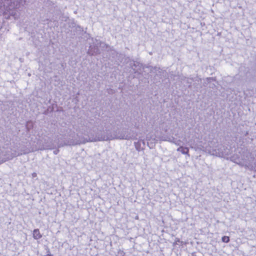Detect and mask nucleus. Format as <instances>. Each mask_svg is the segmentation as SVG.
<instances>
[{"instance_id":"1","label":"nucleus","mask_w":256,"mask_h":256,"mask_svg":"<svg viewBox=\"0 0 256 256\" xmlns=\"http://www.w3.org/2000/svg\"><path fill=\"white\" fill-rule=\"evenodd\" d=\"M212 144L210 142L208 146H190V148L197 151L198 150H202L207 152L212 155H215L219 157H224L230 154V150L225 146L222 145H217L214 147L212 148L211 144Z\"/></svg>"},{"instance_id":"2","label":"nucleus","mask_w":256,"mask_h":256,"mask_svg":"<svg viewBox=\"0 0 256 256\" xmlns=\"http://www.w3.org/2000/svg\"><path fill=\"white\" fill-rule=\"evenodd\" d=\"M132 138L130 134L127 131L121 130L115 132L113 134H98L95 136L90 137V142L110 140L114 139L130 140Z\"/></svg>"},{"instance_id":"3","label":"nucleus","mask_w":256,"mask_h":256,"mask_svg":"<svg viewBox=\"0 0 256 256\" xmlns=\"http://www.w3.org/2000/svg\"><path fill=\"white\" fill-rule=\"evenodd\" d=\"M251 159L249 152H244L243 155H240V157L236 155L231 158L232 161L245 167H248L251 164Z\"/></svg>"},{"instance_id":"4","label":"nucleus","mask_w":256,"mask_h":256,"mask_svg":"<svg viewBox=\"0 0 256 256\" xmlns=\"http://www.w3.org/2000/svg\"><path fill=\"white\" fill-rule=\"evenodd\" d=\"M92 44H90L88 53L89 54L94 55L99 53V47H104L106 44L100 40L92 38Z\"/></svg>"},{"instance_id":"5","label":"nucleus","mask_w":256,"mask_h":256,"mask_svg":"<svg viewBox=\"0 0 256 256\" xmlns=\"http://www.w3.org/2000/svg\"><path fill=\"white\" fill-rule=\"evenodd\" d=\"M83 126H82L80 130L84 134H88L92 132H94L95 126L96 125L94 124L92 122H89L88 120H84L83 122Z\"/></svg>"},{"instance_id":"6","label":"nucleus","mask_w":256,"mask_h":256,"mask_svg":"<svg viewBox=\"0 0 256 256\" xmlns=\"http://www.w3.org/2000/svg\"><path fill=\"white\" fill-rule=\"evenodd\" d=\"M134 73L138 72L142 68V64L137 61H130V63Z\"/></svg>"},{"instance_id":"7","label":"nucleus","mask_w":256,"mask_h":256,"mask_svg":"<svg viewBox=\"0 0 256 256\" xmlns=\"http://www.w3.org/2000/svg\"><path fill=\"white\" fill-rule=\"evenodd\" d=\"M177 151L180 152L182 154H186L187 156L190 157L189 154V148L188 147L180 146L177 148Z\"/></svg>"},{"instance_id":"8","label":"nucleus","mask_w":256,"mask_h":256,"mask_svg":"<svg viewBox=\"0 0 256 256\" xmlns=\"http://www.w3.org/2000/svg\"><path fill=\"white\" fill-rule=\"evenodd\" d=\"M86 142V140H68L67 142L65 143L64 145L66 146H74L76 144H79L82 143H85Z\"/></svg>"},{"instance_id":"9","label":"nucleus","mask_w":256,"mask_h":256,"mask_svg":"<svg viewBox=\"0 0 256 256\" xmlns=\"http://www.w3.org/2000/svg\"><path fill=\"white\" fill-rule=\"evenodd\" d=\"M42 237L38 229H35L33 232V238L35 240H38Z\"/></svg>"},{"instance_id":"10","label":"nucleus","mask_w":256,"mask_h":256,"mask_svg":"<svg viewBox=\"0 0 256 256\" xmlns=\"http://www.w3.org/2000/svg\"><path fill=\"white\" fill-rule=\"evenodd\" d=\"M30 152V150H24L22 152H18V154H16V153L14 154L12 156V158L15 157V156H20V155H22V154H26L29 153Z\"/></svg>"},{"instance_id":"11","label":"nucleus","mask_w":256,"mask_h":256,"mask_svg":"<svg viewBox=\"0 0 256 256\" xmlns=\"http://www.w3.org/2000/svg\"><path fill=\"white\" fill-rule=\"evenodd\" d=\"M176 139L172 136V137H167L166 138H164L163 140H164V141H168V142H170L172 143H174V141H175Z\"/></svg>"},{"instance_id":"12","label":"nucleus","mask_w":256,"mask_h":256,"mask_svg":"<svg viewBox=\"0 0 256 256\" xmlns=\"http://www.w3.org/2000/svg\"><path fill=\"white\" fill-rule=\"evenodd\" d=\"M146 140L148 142V141H150L151 140H153V141H154L155 140V138L154 136H150V134H148L146 136Z\"/></svg>"},{"instance_id":"13","label":"nucleus","mask_w":256,"mask_h":256,"mask_svg":"<svg viewBox=\"0 0 256 256\" xmlns=\"http://www.w3.org/2000/svg\"><path fill=\"white\" fill-rule=\"evenodd\" d=\"M134 146L136 147V148L140 150V149L141 144L140 143V142L138 141L137 142H134Z\"/></svg>"},{"instance_id":"14","label":"nucleus","mask_w":256,"mask_h":256,"mask_svg":"<svg viewBox=\"0 0 256 256\" xmlns=\"http://www.w3.org/2000/svg\"><path fill=\"white\" fill-rule=\"evenodd\" d=\"M222 240L223 242L228 243L230 241V238L228 236H224L222 237Z\"/></svg>"},{"instance_id":"15","label":"nucleus","mask_w":256,"mask_h":256,"mask_svg":"<svg viewBox=\"0 0 256 256\" xmlns=\"http://www.w3.org/2000/svg\"><path fill=\"white\" fill-rule=\"evenodd\" d=\"M138 141L140 142V144H142L144 146H145V141L144 140L139 139Z\"/></svg>"},{"instance_id":"16","label":"nucleus","mask_w":256,"mask_h":256,"mask_svg":"<svg viewBox=\"0 0 256 256\" xmlns=\"http://www.w3.org/2000/svg\"><path fill=\"white\" fill-rule=\"evenodd\" d=\"M180 140H175V141H174V144L176 146H179V145H180Z\"/></svg>"},{"instance_id":"17","label":"nucleus","mask_w":256,"mask_h":256,"mask_svg":"<svg viewBox=\"0 0 256 256\" xmlns=\"http://www.w3.org/2000/svg\"><path fill=\"white\" fill-rule=\"evenodd\" d=\"M58 152H59V150H54V154H58Z\"/></svg>"},{"instance_id":"18","label":"nucleus","mask_w":256,"mask_h":256,"mask_svg":"<svg viewBox=\"0 0 256 256\" xmlns=\"http://www.w3.org/2000/svg\"><path fill=\"white\" fill-rule=\"evenodd\" d=\"M32 176L33 177H35L36 176V172H34L32 174Z\"/></svg>"},{"instance_id":"19","label":"nucleus","mask_w":256,"mask_h":256,"mask_svg":"<svg viewBox=\"0 0 256 256\" xmlns=\"http://www.w3.org/2000/svg\"><path fill=\"white\" fill-rule=\"evenodd\" d=\"M154 70H160V68H154Z\"/></svg>"},{"instance_id":"20","label":"nucleus","mask_w":256,"mask_h":256,"mask_svg":"<svg viewBox=\"0 0 256 256\" xmlns=\"http://www.w3.org/2000/svg\"><path fill=\"white\" fill-rule=\"evenodd\" d=\"M63 146V145L60 144L58 146L60 147V146Z\"/></svg>"},{"instance_id":"21","label":"nucleus","mask_w":256,"mask_h":256,"mask_svg":"<svg viewBox=\"0 0 256 256\" xmlns=\"http://www.w3.org/2000/svg\"><path fill=\"white\" fill-rule=\"evenodd\" d=\"M248 134V132H246V136Z\"/></svg>"},{"instance_id":"22","label":"nucleus","mask_w":256,"mask_h":256,"mask_svg":"<svg viewBox=\"0 0 256 256\" xmlns=\"http://www.w3.org/2000/svg\"><path fill=\"white\" fill-rule=\"evenodd\" d=\"M180 242L179 240H176V242Z\"/></svg>"}]
</instances>
